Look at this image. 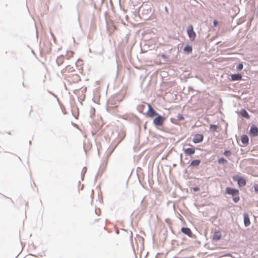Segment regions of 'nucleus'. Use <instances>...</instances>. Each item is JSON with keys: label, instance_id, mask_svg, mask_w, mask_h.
I'll use <instances>...</instances> for the list:
<instances>
[{"label": "nucleus", "instance_id": "25", "mask_svg": "<svg viewBox=\"0 0 258 258\" xmlns=\"http://www.w3.org/2000/svg\"><path fill=\"white\" fill-rule=\"evenodd\" d=\"M254 188L255 191L258 192V184L254 185Z\"/></svg>", "mask_w": 258, "mask_h": 258}, {"label": "nucleus", "instance_id": "9", "mask_svg": "<svg viewBox=\"0 0 258 258\" xmlns=\"http://www.w3.org/2000/svg\"><path fill=\"white\" fill-rule=\"evenodd\" d=\"M204 139L203 135L202 134H197L193 138V142L195 143H201L203 141Z\"/></svg>", "mask_w": 258, "mask_h": 258}, {"label": "nucleus", "instance_id": "18", "mask_svg": "<svg viewBox=\"0 0 258 258\" xmlns=\"http://www.w3.org/2000/svg\"><path fill=\"white\" fill-rule=\"evenodd\" d=\"M192 50V47L188 45H186L183 49L184 52L185 53H187L191 52Z\"/></svg>", "mask_w": 258, "mask_h": 258}, {"label": "nucleus", "instance_id": "16", "mask_svg": "<svg viewBox=\"0 0 258 258\" xmlns=\"http://www.w3.org/2000/svg\"><path fill=\"white\" fill-rule=\"evenodd\" d=\"M241 142L245 145H247L249 142V139L247 135H242L241 137Z\"/></svg>", "mask_w": 258, "mask_h": 258}, {"label": "nucleus", "instance_id": "2", "mask_svg": "<svg viewBox=\"0 0 258 258\" xmlns=\"http://www.w3.org/2000/svg\"><path fill=\"white\" fill-rule=\"evenodd\" d=\"M64 79L71 83H76L80 80V77L76 74V72L71 74Z\"/></svg>", "mask_w": 258, "mask_h": 258}, {"label": "nucleus", "instance_id": "19", "mask_svg": "<svg viewBox=\"0 0 258 258\" xmlns=\"http://www.w3.org/2000/svg\"><path fill=\"white\" fill-rule=\"evenodd\" d=\"M74 53L72 51H68L66 53V57L67 59H69L73 57L74 56Z\"/></svg>", "mask_w": 258, "mask_h": 258}, {"label": "nucleus", "instance_id": "15", "mask_svg": "<svg viewBox=\"0 0 258 258\" xmlns=\"http://www.w3.org/2000/svg\"><path fill=\"white\" fill-rule=\"evenodd\" d=\"M64 60V56L63 55H61L57 57L56 61L57 64L58 66H60L63 63Z\"/></svg>", "mask_w": 258, "mask_h": 258}, {"label": "nucleus", "instance_id": "11", "mask_svg": "<svg viewBox=\"0 0 258 258\" xmlns=\"http://www.w3.org/2000/svg\"><path fill=\"white\" fill-rule=\"evenodd\" d=\"M181 231L185 234L188 235L189 237H192V233L189 228L182 227Z\"/></svg>", "mask_w": 258, "mask_h": 258}, {"label": "nucleus", "instance_id": "5", "mask_svg": "<svg viewBox=\"0 0 258 258\" xmlns=\"http://www.w3.org/2000/svg\"><path fill=\"white\" fill-rule=\"evenodd\" d=\"M165 118L161 115H158L153 120L154 124L156 126H161L165 121Z\"/></svg>", "mask_w": 258, "mask_h": 258}, {"label": "nucleus", "instance_id": "13", "mask_svg": "<svg viewBox=\"0 0 258 258\" xmlns=\"http://www.w3.org/2000/svg\"><path fill=\"white\" fill-rule=\"evenodd\" d=\"M232 81H239L242 79V76L239 74H233L231 76Z\"/></svg>", "mask_w": 258, "mask_h": 258}, {"label": "nucleus", "instance_id": "10", "mask_svg": "<svg viewBox=\"0 0 258 258\" xmlns=\"http://www.w3.org/2000/svg\"><path fill=\"white\" fill-rule=\"evenodd\" d=\"M221 238V233L219 230H216L214 232L213 235V240L218 241Z\"/></svg>", "mask_w": 258, "mask_h": 258}, {"label": "nucleus", "instance_id": "1", "mask_svg": "<svg viewBox=\"0 0 258 258\" xmlns=\"http://www.w3.org/2000/svg\"><path fill=\"white\" fill-rule=\"evenodd\" d=\"M225 193L231 195L233 197V201L235 203H237L239 201V190L238 189L227 187L225 189Z\"/></svg>", "mask_w": 258, "mask_h": 258}, {"label": "nucleus", "instance_id": "3", "mask_svg": "<svg viewBox=\"0 0 258 258\" xmlns=\"http://www.w3.org/2000/svg\"><path fill=\"white\" fill-rule=\"evenodd\" d=\"M74 72H76V70L74 69L73 67H71L70 65L66 66L61 71V73L64 78L69 76Z\"/></svg>", "mask_w": 258, "mask_h": 258}, {"label": "nucleus", "instance_id": "21", "mask_svg": "<svg viewBox=\"0 0 258 258\" xmlns=\"http://www.w3.org/2000/svg\"><path fill=\"white\" fill-rule=\"evenodd\" d=\"M218 162L219 164H225L227 163V160L223 158H221L218 160Z\"/></svg>", "mask_w": 258, "mask_h": 258}, {"label": "nucleus", "instance_id": "23", "mask_svg": "<svg viewBox=\"0 0 258 258\" xmlns=\"http://www.w3.org/2000/svg\"><path fill=\"white\" fill-rule=\"evenodd\" d=\"M177 117L179 120H183L184 119L182 115L180 114H178Z\"/></svg>", "mask_w": 258, "mask_h": 258}, {"label": "nucleus", "instance_id": "17", "mask_svg": "<svg viewBox=\"0 0 258 258\" xmlns=\"http://www.w3.org/2000/svg\"><path fill=\"white\" fill-rule=\"evenodd\" d=\"M240 114L243 117H245V118H247V119H248L250 117L249 115L248 114L247 112L245 109H242L240 111Z\"/></svg>", "mask_w": 258, "mask_h": 258}, {"label": "nucleus", "instance_id": "24", "mask_svg": "<svg viewBox=\"0 0 258 258\" xmlns=\"http://www.w3.org/2000/svg\"><path fill=\"white\" fill-rule=\"evenodd\" d=\"M243 64L242 63H239L237 67V69L238 70H241L243 69Z\"/></svg>", "mask_w": 258, "mask_h": 258}, {"label": "nucleus", "instance_id": "28", "mask_svg": "<svg viewBox=\"0 0 258 258\" xmlns=\"http://www.w3.org/2000/svg\"><path fill=\"white\" fill-rule=\"evenodd\" d=\"M218 25V22L216 20L214 21V26H216Z\"/></svg>", "mask_w": 258, "mask_h": 258}, {"label": "nucleus", "instance_id": "12", "mask_svg": "<svg viewBox=\"0 0 258 258\" xmlns=\"http://www.w3.org/2000/svg\"><path fill=\"white\" fill-rule=\"evenodd\" d=\"M184 153L186 155H191L195 153V149L194 148H189L183 150Z\"/></svg>", "mask_w": 258, "mask_h": 258}, {"label": "nucleus", "instance_id": "27", "mask_svg": "<svg viewBox=\"0 0 258 258\" xmlns=\"http://www.w3.org/2000/svg\"><path fill=\"white\" fill-rule=\"evenodd\" d=\"M230 154V152L229 151H225V152H224V154H225V155H227H227H229Z\"/></svg>", "mask_w": 258, "mask_h": 258}, {"label": "nucleus", "instance_id": "29", "mask_svg": "<svg viewBox=\"0 0 258 258\" xmlns=\"http://www.w3.org/2000/svg\"><path fill=\"white\" fill-rule=\"evenodd\" d=\"M161 57L162 58H166V55L165 54H162L161 55Z\"/></svg>", "mask_w": 258, "mask_h": 258}, {"label": "nucleus", "instance_id": "20", "mask_svg": "<svg viewBox=\"0 0 258 258\" xmlns=\"http://www.w3.org/2000/svg\"><path fill=\"white\" fill-rule=\"evenodd\" d=\"M200 160H193L191 163V165L194 166H198L200 164Z\"/></svg>", "mask_w": 258, "mask_h": 258}, {"label": "nucleus", "instance_id": "26", "mask_svg": "<svg viewBox=\"0 0 258 258\" xmlns=\"http://www.w3.org/2000/svg\"><path fill=\"white\" fill-rule=\"evenodd\" d=\"M199 190H200V188L199 187H195L193 188V190L194 191H198Z\"/></svg>", "mask_w": 258, "mask_h": 258}, {"label": "nucleus", "instance_id": "4", "mask_svg": "<svg viewBox=\"0 0 258 258\" xmlns=\"http://www.w3.org/2000/svg\"><path fill=\"white\" fill-rule=\"evenodd\" d=\"M187 35L191 41H194L196 37V34L194 31V28L192 25L188 26L187 30Z\"/></svg>", "mask_w": 258, "mask_h": 258}, {"label": "nucleus", "instance_id": "8", "mask_svg": "<svg viewBox=\"0 0 258 258\" xmlns=\"http://www.w3.org/2000/svg\"><path fill=\"white\" fill-rule=\"evenodd\" d=\"M249 135L253 137L258 136V128L254 125H252L249 131Z\"/></svg>", "mask_w": 258, "mask_h": 258}, {"label": "nucleus", "instance_id": "7", "mask_svg": "<svg viewBox=\"0 0 258 258\" xmlns=\"http://www.w3.org/2000/svg\"><path fill=\"white\" fill-rule=\"evenodd\" d=\"M233 179L237 181L239 186H243L246 185V180L243 177H239L237 176H234Z\"/></svg>", "mask_w": 258, "mask_h": 258}, {"label": "nucleus", "instance_id": "22", "mask_svg": "<svg viewBox=\"0 0 258 258\" xmlns=\"http://www.w3.org/2000/svg\"><path fill=\"white\" fill-rule=\"evenodd\" d=\"M210 129L214 131H216L217 129V126L216 125H214V124H211L210 125Z\"/></svg>", "mask_w": 258, "mask_h": 258}, {"label": "nucleus", "instance_id": "14", "mask_svg": "<svg viewBox=\"0 0 258 258\" xmlns=\"http://www.w3.org/2000/svg\"><path fill=\"white\" fill-rule=\"evenodd\" d=\"M244 223L245 226H248L250 224L249 216L246 213L244 214Z\"/></svg>", "mask_w": 258, "mask_h": 258}, {"label": "nucleus", "instance_id": "6", "mask_svg": "<svg viewBox=\"0 0 258 258\" xmlns=\"http://www.w3.org/2000/svg\"><path fill=\"white\" fill-rule=\"evenodd\" d=\"M148 110L146 112V115L149 117H152L157 115L156 111L152 108L150 104L148 103Z\"/></svg>", "mask_w": 258, "mask_h": 258}]
</instances>
